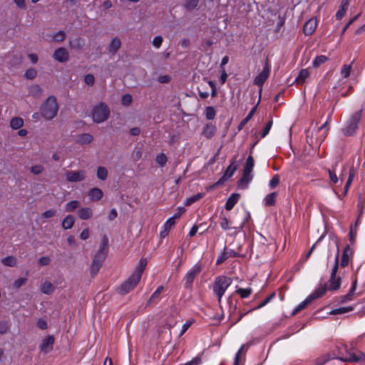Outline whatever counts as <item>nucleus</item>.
<instances>
[{"label":"nucleus","mask_w":365,"mask_h":365,"mask_svg":"<svg viewBox=\"0 0 365 365\" xmlns=\"http://www.w3.org/2000/svg\"><path fill=\"white\" fill-rule=\"evenodd\" d=\"M75 222L74 217L71 215L66 216L62 220V227L64 230H69L72 228Z\"/></svg>","instance_id":"25"},{"label":"nucleus","mask_w":365,"mask_h":365,"mask_svg":"<svg viewBox=\"0 0 365 365\" xmlns=\"http://www.w3.org/2000/svg\"><path fill=\"white\" fill-rule=\"evenodd\" d=\"M215 132H216V127L214 125H212V123H210V124H207L204 127L202 134L206 138H211L215 135Z\"/></svg>","instance_id":"26"},{"label":"nucleus","mask_w":365,"mask_h":365,"mask_svg":"<svg viewBox=\"0 0 365 365\" xmlns=\"http://www.w3.org/2000/svg\"><path fill=\"white\" fill-rule=\"evenodd\" d=\"M254 165L255 163L253 158L251 155L248 156L244 166L242 176L238 182V186L240 188L246 187L250 182L252 180L253 176L252 172L253 170Z\"/></svg>","instance_id":"4"},{"label":"nucleus","mask_w":365,"mask_h":365,"mask_svg":"<svg viewBox=\"0 0 365 365\" xmlns=\"http://www.w3.org/2000/svg\"><path fill=\"white\" fill-rule=\"evenodd\" d=\"M43 92L42 88L38 85H33L29 88V93L36 98H38L41 96Z\"/></svg>","instance_id":"30"},{"label":"nucleus","mask_w":365,"mask_h":365,"mask_svg":"<svg viewBox=\"0 0 365 365\" xmlns=\"http://www.w3.org/2000/svg\"><path fill=\"white\" fill-rule=\"evenodd\" d=\"M58 110L56 98L53 96H49L41 107V114L46 120L53 119L57 115Z\"/></svg>","instance_id":"2"},{"label":"nucleus","mask_w":365,"mask_h":365,"mask_svg":"<svg viewBox=\"0 0 365 365\" xmlns=\"http://www.w3.org/2000/svg\"><path fill=\"white\" fill-rule=\"evenodd\" d=\"M81 205V203L78 200H72L65 205V210L67 212H72L75 211L77 208H78Z\"/></svg>","instance_id":"32"},{"label":"nucleus","mask_w":365,"mask_h":365,"mask_svg":"<svg viewBox=\"0 0 365 365\" xmlns=\"http://www.w3.org/2000/svg\"><path fill=\"white\" fill-rule=\"evenodd\" d=\"M202 197V195L201 193H198L196 195H194L190 197H188L186 201L185 202V205L189 206L192 205L193 202L199 200Z\"/></svg>","instance_id":"43"},{"label":"nucleus","mask_w":365,"mask_h":365,"mask_svg":"<svg viewBox=\"0 0 365 365\" xmlns=\"http://www.w3.org/2000/svg\"><path fill=\"white\" fill-rule=\"evenodd\" d=\"M146 264L147 262L145 259H141L132 274L140 279Z\"/></svg>","instance_id":"29"},{"label":"nucleus","mask_w":365,"mask_h":365,"mask_svg":"<svg viewBox=\"0 0 365 365\" xmlns=\"http://www.w3.org/2000/svg\"><path fill=\"white\" fill-rule=\"evenodd\" d=\"M240 199V195L237 193H233L227 199L225 203V208L227 210H231Z\"/></svg>","instance_id":"20"},{"label":"nucleus","mask_w":365,"mask_h":365,"mask_svg":"<svg viewBox=\"0 0 365 365\" xmlns=\"http://www.w3.org/2000/svg\"><path fill=\"white\" fill-rule=\"evenodd\" d=\"M1 262L7 267H15L16 265V259L13 256H9L2 259Z\"/></svg>","instance_id":"36"},{"label":"nucleus","mask_w":365,"mask_h":365,"mask_svg":"<svg viewBox=\"0 0 365 365\" xmlns=\"http://www.w3.org/2000/svg\"><path fill=\"white\" fill-rule=\"evenodd\" d=\"M312 297L308 296L303 302L298 304V306L294 309L293 314H297L299 311L304 309L308 304H309L312 302Z\"/></svg>","instance_id":"33"},{"label":"nucleus","mask_w":365,"mask_h":365,"mask_svg":"<svg viewBox=\"0 0 365 365\" xmlns=\"http://www.w3.org/2000/svg\"><path fill=\"white\" fill-rule=\"evenodd\" d=\"M339 267V252L335 256L334 265L332 268L328 289L329 290H336L339 288L341 284L340 277H336V272Z\"/></svg>","instance_id":"7"},{"label":"nucleus","mask_w":365,"mask_h":365,"mask_svg":"<svg viewBox=\"0 0 365 365\" xmlns=\"http://www.w3.org/2000/svg\"><path fill=\"white\" fill-rule=\"evenodd\" d=\"M270 73V68L268 63V61H267L264 64V66L263 68V70L256 76L255 78V84H256L259 87H262L264 82L267 81L269 76Z\"/></svg>","instance_id":"11"},{"label":"nucleus","mask_w":365,"mask_h":365,"mask_svg":"<svg viewBox=\"0 0 365 365\" xmlns=\"http://www.w3.org/2000/svg\"><path fill=\"white\" fill-rule=\"evenodd\" d=\"M140 279V278L132 274L130 277L119 287L118 292L121 294H128L138 284Z\"/></svg>","instance_id":"8"},{"label":"nucleus","mask_w":365,"mask_h":365,"mask_svg":"<svg viewBox=\"0 0 365 365\" xmlns=\"http://www.w3.org/2000/svg\"><path fill=\"white\" fill-rule=\"evenodd\" d=\"M327 60V56L321 55L317 56L312 62V65L314 67H319L322 63H325Z\"/></svg>","instance_id":"40"},{"label":"nucleus","mask_w":365,"mask_h":365,"mask_svg":"<svg viewBox=\"0 0 365 365\" xmlns=\"http://www.w3.org/2000/svg\"><path fill=\"white\" fill-rule=\"evenodd\" d=\"M231 257V254H229L228 252H226L225 250L223 251L217 257L216 264H220L225 262L227 258Z\"/></svg>","instance_id":"47"},{"label":"nucleus","mask_w":365,"mask_h":365,"mask_svg":"<svg viewBox=\"0 0 365 365\" xmlns=\"http://www.w3.org/2000/svg\"><path fill=\"white\" fill-rule=\"evenodd\" d=\"M201 266L199 264H196L187 272L185 277V287L186 288L192 287L194 279L201 272Z\"/></svg>","instance_id":"9"},{"label":"nucleus","mask_w":365,"mask_h":365,"mask_svg":"<svg viewBox=\"0 0 365 365\" xmlns=\"http://www.w3.org/2000/svg\"><path fill=\"white\" fill-rule=\"evenodd\" d=\"M309 76V71L307 68H304V69H302L298 76H297V78H295L294 80V82L297 84V85H302V84H304L307 79L308 78V77Z\"/></svg>","instance_id":"18"},{"label":"nucleus","mask_w":365,"mask_h":365,"mask_svg":"<svg viewBox=\"0 0 365 365\" xmlns=\"http://www.w3.org/2000/svg\"><path fill=\"white\" fill-rule=\"evenodd\" d=\"M55 290V287L53 284L48 280H45L41 287V291L46 294H51Z\"/></svg>","instance_id":"23"},{"label":"nucleus","mask_w":365,"mask_h":365,"mask_svg":"<svg viewBox=\"0 0 365 365\" xmlns=\"http://www.w3.org/2000/svg\"><path fill=\"white\" fill-rule=\"evenodd\" d=\"M272 126V120H271L267 123V124L264 127V128L261 134L262 138H264L269 133Z\"/></svg>","instance_id":"59"},{"label":"nucleus","mask_w":365,"mask_h":365,"mask_svg":"<svg viewBox=\"0 0 365 365\" xmlns=\"http://www.w3.org/2000/svg\"><path fill=\"white\" fill-rule=\"evenodd\" d=\"M336 166V163L335 164L334 166L332 167V168H327V169H326V170L327 171L329 176V179L332 183L337 184L339 182H340L341 183L343 181L344 173L346 170V167L343 168L342 172H341L339 178H338L336 174V170H335Z\"/></svg>","instance_id":"13"},{"label":"nucleus","mask_w":365,"mask_h":365,"mask_svg":"<svg viewBox=\"0 0 365 365\" xmlns=\"http://www.w3.org/2000/svg\"><path fill=\"white\" fill-rule=\"evenodd\" d=\"M162 43H163V37L161 36H155L152 41L153 46L157 48L160 47Z\"/></svg>","instance_id":"56"},{"label":"nucleus","mask_w":365,"mask_h":365,"mask_svg":"<svg viewBox=\"0 0 365 365\" xmlns=\"http://www.w3.org/2000/svg\"><path fill=\"white\" fill-rule=\"evenodd\" d=\"M108 176V171L104 167H98L97 170V177L100 180H106Z\"/></svg>","instance_id":"44"},{"label":"nucleus","mask_w":365,"mask_h":365,"mask_svg":"<svg viewBox=\"0 0 365 365\" xmlns=\"http://www.w3.org/2000/svg\"><path fill=\"white\" fill-rule=\"evenodd\" d=\"M317 26V19H310L304 26V33L307 36L312 35L316 30Z\"/></svg>","instance_id":"15"},{"label":"nucleus","mask_w":365,"mask_h":365,"mask_svg":"<svg viewBox=\"0 0 365 365\" xmlns=\"http://www.w3.org/2000/svg\"><path fill=\"white\" fill-rule=\"evenodd\" d=\"M108 250V240L104 237L100 244L98 250L96 253L91 266V272L93 275L96 274L104 262Z\"/></svg>","instance_id":"1"},{"label":"nucleus","mask_w":365,"mask_h":365,"mask_svg":"<svg viewBox=\"0 0 365 365\" xmlns=\"http://www.w3.org/2000/svg\"><path fill=\"white\" fill-rule=\"evenodd\" d=\"M11 127L13 129H19L24 125V120L21 118H14L11 119L10 123Z\"/></svg>","instance_id":"38"},{"label":"nucleus","mask_w":365,"mask_h":365,"mask_svg":"<svg viewBox=\"0 0 365 365\" xmlns=\"http://www.w3.org/2000/svg\"><path fill=\"white\" fill-rule=\"evenodd\" d=\"M231 284L232 279L225 276H220L216 278L213 286V292L216 294L219 302H220L225 291Z\"/></svg>","instance_id":"5"},{"label":"nucleus","mask_w":365,"mask_h":365,"mask_svg":"<svg viewBox=\"0 0 365 365\" xmlns=\"http://www.w3.org/2000/svg\"><path fill=\"white\" fill-rule=\"evenodd\" d=\"M339 359L343 361H357L359 360V357L354 353L348 351L345 356H339Z\"/></svg>","instance_id":"31"},{"label":"nucleus","mask_w":365,"mask_h":365,"mask_svg":"<svg viewBox=\"0 0 365 365\" xmlns=\"http://www.w3.org/2000/svg\"><path fill=\"white\" fill-rule=\"evenodd\" d=\"M121 41L118 37L113 38L108 46V51L111 53H115L120 47Z\"/></svg>","instance_id":"24"},{"label":"nucleus","mask_w":365,"mask_h":365,"mask_svg":"<svg viewBox=\"0 0 365 365\" xmlns=\"http://www.w3.org/2000/svg\"><path fill=\"white\" fill-rule=\"evenodd\" d=\"M349 0H342V1L341 3L340 8L336 14V19L337 20H341L344 16V15L346 14V10L349 7Z\"/></svg>","instance_id":"19"},{"label":"nucleus","mask_w":365,"mask_h":365,"mask_svg":"<svg viewBox=\"0 0 365 365\" xmlns=\"http://www.w3.org/2000/svg\"><path fill=\"white\" fill-rule=\"evenodd\" d=\"M355 175V171L353 168L349 169V178L344 186V195H346L349 189V187L353 181L354 177Z\"/></svg>","instance_id":"35"},{"label":"nucleus","mask_w":365,"mask_h":365,"mask_svg":"<svg viewBox=\"0 0 365 365\" xmlns=\"http://www.w3.org/2000/svg\"><path fill=\"white\" fill-rule=\"evenodd\" d=\"M277 193L272 192L267 195L264 199V203L265 206H272L274 205L276 201Z\"/></svg>","instance_id":"34"},{"label":"nucleus","mask_w":365,"mask_h":365,"mask_svg":"<svg viewBox=\"0 0 365 365\" xmlns=\"http://www.w3.org/2000/svg\"><path fill=\"white\" fill-rule=\"evenodd\" d=\"M353 309L354 308L352 307H340V308L331 310L329 312V314H333V315L342 314L352 311Z\"/></svg>","instance_id":"37"},{"label":"nucleus","mask_w":365,"mask_h":365,"mask_svg":"<svg viewBox=\"0 0 365 365\" xmlns=\"http://www.w3.org/2000/svg\"><path fill=\"white\" fill-rule=\"evenodd\" d=\"M66 37V34L63 31H59L53 35V39L56 41H63Z\"/></svg>","instance_id":"46"},{"label":"nucleus","mask_w":365,"mask_h":365,"mask_svg":"<svg viewBox=\"0 0 365 365\" xmlns=\"http://www.w3.org/2000/svg\"><path fill=\"white\" fill-rule=\"evenodd\" d=\"M220 227L222 229L225 230H227L230 229L229 225L230 222L225 217H220Z\"/></svg>","instance_id":"53"},{"label":"nucleus","mask_w":365,"mask_h":365,"mask_svg":"<svg viewBox=\"0 0 365 365\" xmlns=\"http://www.w3.org/2000/svg\"><path fill=\"white\" fill-rule=\"evenodd\" d=\"M237 170V165L235 163H232L226 169L224 175L220 180L225 181L231 178Z\"/></svg>","instance_id":"22"},{"label":"nucleus","mask_w":365,"mask_h":365,"mask_svg":"<svg viewBox=\"0 0 365 365\" xmlns=\"http://www.w3.org/2000/svg\"><path fill=\"white\" fill-rule=\"evenodd\" d=\"M356 288V281H354L353 282V284L349 292V293L344 296L343 302H346L347 300H349V297L354 294Z\"/></svg>","instance_id":"54"},{"label":"nucleus","mask_w":365,"mask_h":365,"mask_svg":"<svg viewBox=\"0 0 365 365\" xmlns=\"http://www.w3.org/2000/svg\"><path fill=\"white\" fill-rule=\"evenodd\" d=\"M84 82L88 86H93L95 82L94 76L92 74H87L84 76Z\"/></svg>","instance_id":"58"},{"label":"nucleus","mask_w":365,"mask_h":365,"mask_svg":"<svg viewBox=\"0 0 365 365\" xmlns=\"http://www.w3.org/2000/svg\"><path fill=\"white\" fill-rule=\"evenodd\" d=\"M53 58L61 63H64L68 59V51L63 47L57 48L53 55Z\"/></svg>","instance_id":"14"},{"label":"nucleus","mask_w":365,"mask_h":365,"mask_svg":"<svg viewBox=\"0 0 365 365\" xmlns=\"http://www.w3.org/2000/svg\"><path fill=\"white\" fill-rule=\"evenodd\" d=\"M236 292L240 295L242 298H247L252 293L251 288H239L236 290Z\"/></svg>","instance_id":"42"},{"label":"nucleus","mask_w":365,"mask_h":365,"mask_svg":"<svg viewBox=\"0 0 365 365\" xmlns=\"http://www.w3.org/2000/svg\"><path fill=\"white\" fill-rule=\"evenodd\" d=\"M279 183V178L277 175H274L269 181V185L272 188L275 187Z\"/></svg>","instance_id":"61"},{"label":"nucleus","mask_w":365,"mask_h":365,"mask_svg":"<svg viewBox=\"0 0 365 365\" xmlns=\"http://www.w3.org/2000/svg\"><path fill=\"white\" fill-rule=\"evenodd\" d=\"M110 110L105 103H100L93 106L91 110V117L93 122L101 123L106 121L110 116Z\"/></svg>","instance_id":"3"},{"label":"nucleus","mask_w":365,"mask_h":365,"mask_svg":"<svg viewBox=\"0 0 365 365\" xmlns=\"http://www.w3.org/2000/svg\"><path fill=\"white\" fill-rule=\"evenodd\" d=\"M84 44V40L81 38H75L69 41L70 47L73 49H81Z\"/></svg>","instance_id":"28"},{"label":"nucleus","mask_w":365,"mask_h":365,"mask_svg":"<svg viewBox=\"0 0 365 365\" xmlns=\"http://www.w3.org/2000/svg\"><path fill=\"white\" fill-rule=\"evenodd\" d=\"M353 250L349 245H347L342 253L341 266L344 267L348 265L350 258L352 257Z\"/></svg>","instance_id":"16"},{"label":"nucleus","mask_w":365,"mask_h":365,"mask_svg":"<svg viewBox=\"0 0 365 365\" xmlns=\"http://www.w3.org/2000/svg\"><path fill=\"white\" fill-rule=\"evenodd\" d=\"M351 71V64H344L341 68V74L344 78H348Z\"/></svg>","instance_id":"41"},{"label":"nucleus","mask_w":365,"mask_h":365,"mask_svg":"<svg viewBox=\"0 0 365 365\" xmlns=\"http://www.w3.org/2000/svg\"><path fill=\"white\" fill-rule=\"evenodd\" d=\"M77 214L80 219L86 220L90 219L92 217L93 210L88 207H83L78 210Z\"/></svg>","instance_id":"17"},{"label":"nucleus","mask_w":365,"mask_h":365,"mask_svg":"<svg viewBox=\"0 0 365 365\" xmlns=\"http://www.w3.org/2000/svg\"><path fill=\"white\" fill-rule=\"evenodd\" d=\"M361 111H357L352 114L348 120L346 126L342 129V132L346 135H351L356 131L358 123L361 119Z\"/></svg>","instance_id":"6"},{"label":"nucleus","mask_w":365,"mask_h":365,"mask_svg":"<svg viewBox=\"0 0 365 365\" xmlns=\"http://www.w3.org/2000/svg\"><path fill=\"white\" fill-rule=\"evenodd\" d=\"M51 262V259L48 257H42L38 259V263L42 265H48Z\"/></svg>","instance_id":"64"},{"label":"nucleus","mask_w":365,"mask_h":365,"mask_svg":"<svg viewBox=\"0 0 365 365\" xmlns=\"http://www.w3.org/2000/svg\"><path fill=\"white\" fill-rule=\"evenodd\" d=\"M255 110L256 108H253L250 110V113L240 122L239 125V130H241L249 122V120L252 118Z\"/></svg>","instance_id":"39"},{"label":"nucleus","mask_w":365,"mask_h":365,"mask_svg":"<svg viewBox=\"0 0 365 365\" xmlns=\"http://www.w3.org/2000/svg\"><path fill=\"white\" fill-rule=\"evenodd\" d=\"M43 170V168L41 165H36L31 168V172L35 175L41 173Z\"/></svg>","instance_id":"57"},{"label":"nucleus","mask_w":365,"mask_h":365,"mask_svg":"<svg viewBox=\"0 0 365 365\" xmlns=\"http://www.w3.org/2000/svg\"><path fill=\"white\" fill-rule=\"evenodd\" d=\"M326 290L327 289L325 287H322L316 289L314 293L311 294L309 296L312 297V299L313 301L314 299L319 298L322 297L323 294H324Z\"/></svg>","instance_id":"45"},{"label":"nucleus","mask_w":365,"mask_h":365,"mask_svg":"<svg viewBox=\"0 0 365 365\" xmlns=\"http://www.w3.org/2000/svg\"><path fill=\"white\" fill-rule=\"evenodd\" d=\"M37 75V71L36 69L31 68L28 69L25 73V76L28 79H34Z\"/></svg>","instance_id":"52"},{"label":"nucleus","mask_w":365,"mask_h":365,"mask_svg":"<svg viewBox=\"0 0 365 365\" xmlns=\"http://www.w3.org/2000/svg\"><path fill=\"white\" fill-rule=\"evenodd\" d=\"M198 0H185V7L187 9H192L197 6Z\"/></svg>","instance_id":"51"},{"label":"nucleus","mask_w":365,"mask_h":365,"mask_svg":"<svg viewBox=\"0 0 365 365\" xmlns=\"http://www.w3.org/2000/svg\"><path fill=\"white\" fill-rule=\"evenodd\" d=\"M205 115L207 119L212 120L215 116V110L213 107L209 106L206 108Z\"/></svg>","instance_id":"48"},{"label":"nucleus","mask_w":365,"mask_h":365,"mask_svg":"<svg viewBox=\"0 0 365 365\" xmlns=\"http://www.w3.org/2000/svg\"><path fill=\"white\" fill-rule=\"evenodd\" d=\"M66 179L70 182H77L82 181L86 178V171L83 170L78 171H67L65 174Z\"/></svg>","instance_id":"10"},{"label":"nucleus","mask_w":365,"mask_h":365,"mask_svg":"<svg viewBox=\"0 0 365 365\" xmlns=\"http://www.w3.org/2000/svg\"><path fill=\"white\" fill-rule=\"evenodd\" d=\"M88 196L92 201L100 200L103 197V192L99 188H92L88 192Z\"/></svg>","instance_id":"21"},{"label":"nucleus","mask_w":365,"mask_h":365,"mask_svg":"<svg viewBox=\"0 0 365 365\" xmlns=\"http://www.w3.org/2000/svg\"><path fill=\"white\" fill-rule=\"evenodd\" d=\"M26 282H27V279L26 277L19 278L14 281V282L13 284V287L15 289H18V288L21 287V286L24 285L26 283Z\"/></svg>","instance_id":"50"},{"label":"nucleus","mask_w":365,"mask_h":365,"mask_svg":"<svg viewBox=\"0 0 365 365\" xmlns=\"http://www.w3.org/2000/svg\"><path fill=\"white\" fill-rule=\"evenodd\" d=\"M90 236V231L88 228L84 229L80 234V238L82 240H87Z\"/></svg>","instance_id":"63"},{"label":"nucleus","mask_w":365,"mask_h":365,"mask_svg":"<svg viewBox=\"0 0 365 365\" xmlns=\"http://www.w3.org/2000/svg\"><path fill=\"white\" fill-rule=\"evenodd\" d=\"M54 341V337L53 336H48L44 338L40 346L41 351L45 354L53 350Z\"/></svg>","instance_id":"12"},{"label":"nucleus","mask_w":365,"mask_h":365,"mask_svg":"<svg viewBox=\"0 0 365 365\" xmlns=\"http://www.w3.org/2000/svg\"><path fill=\"white\" fill-rule=\"evenodd\" d=\"M132 96L130 94H124L122 96V104L124 106H129L132 102Z\"/></svg>","instance_id":"55"},{"label":"nucleus","mask_w":365,"mask_h":365,"mask_svg":"<svg viewBox=\"0 0 365 365\" xmlns=\"http://www.w3.org/2000/svg\"><path fill=\"white\" fill-rule=\"evenodd\" d=\"M56 211L55 210H48L42 213V216L45 218H50L55 216Z\"/></svg>","instance_id":"62"},{"label":"nucleus","mask_w":365,"mask_h":365,"mask_svg":"<svg viewBox=\"0 0 365 365\" xmlns=\"http://www.w3.org/2000/svg\"><path fill=\"white\" fill-rule=\"evenodd\" d=\"M167 157L164 153H160L156 157V162L160 166H164L167 163Z\"/></svg>","instance_id":"49"},{"label":"nucleus","mask_w":365,"mask_h":365,"mask_svg":"<svg viewBox=\"0 0 365 365\" xmlns=\"http://www.w3.org/2000/svg\"><path fill=\"white\" fill-rule=\"evenodd\" d=\"M93 140L92 135L89 133H83L78 137L77 143L81 145L89 144Z\"/></svg>","instance_id":"27"},{"label":"nucleus","mask_w":365,"mask_h":365,"mask_svg":"<svg viewBox=\"0 0 365 365\" xmlns=\"http://www.w3.org/2000/svg\"><path fill=\"white\" fill-rule=\"evenodd\" d=\"M164 290L163 286H160L157 288V289L153 293V294L150 297V301L155 299V298L158 297V296L162 293Z\"/></svg>","instance_id":"60"}]
</instances>
